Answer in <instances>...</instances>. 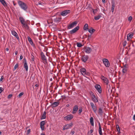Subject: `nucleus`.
I'll use <instances>...</instances> for the list:
<instances>
[{
	"instance_id": "nucleus-1",
	"label": "nucleus",
	"mask_w": 135,
	"mask_h": 135,
	"mask_svg": "<svg viewBox=\"0 0 135 135\" xmlns=\"http://www.w3.org/2000/svg\"><path fill=\"white\" fill-rule=\"evenodd\" d=\"M18 3L19 6L22 9L25 11L27 10L28 6L25 3L21 1H19L18 2Z\"/></svg>"
},
{
	"instance_id": "nucleus-2",
	"label": "nucleus",
	"mask_w": 135,
	"mask_h": 135,
	"mask_svg": "<svg viewBox=\"0 0 135 135\" xmlns=\"http://www.w3.org/2000/svg\"><path fill=\"white\" fill-rule=\"evenodd\" d=\"M40 55L42 62L45 64H47V58L43 52H41Z\"/></svg>"
},
{
	"instance_id": "nucleus-3",
	"label": "nucleus",
	"mask_w": 135,
	"mask_h": 135,
	"mask_svg": "<svg viewBox=\"0 0 135 135\" xmlns=\"http://www.w3.org/2000/svg\"><path fill=\"white\" fill-rule=\"evenodd\" d=\"M89 93L91 98L92 101L95 103L98 102V99L95 95L94 93L91 91H90L89 92Z\"/></svg>"
},
{
	"instance_id": "nucleus-4",
	"label": "nucleus",
	"mask_w": 135,
	"mask_h": 135,
	"mask_svg": "<svg viewBox=\"0 0 135 135\" xmlns=\"http://www.w3.org/2000/svg\"><path fill=\"white\" fill-rule=\"evenodd\" d=\"M80 71L84 76L86 77V76H89L90 75V73L86 71V70L84 68H81L80 70Z\"/></svg>"
},
{
	"instance_id": "nucleus-5",
	"label": "nucleus",
	"mask_w": 135,
	"mask_h": 135,
	"mask_svg": "<svg viewBox=\"0 0 135 135\" xmlns=\"http://www.w3.org/2000/svg\"><path fill=\"white\" fill-rule=\"evenodd\" d=\"M77 24V21H74L71 24L68 25V29H70L73 28L74 27L76 26Z\"/></svg>"
},
{
	"instance_id": "nucleus-6",
	"label": "nucleus",
	"mask_w": 135,
	"mask_h": 135,
	"mask_svg": "<svg viewBox=\"0 0 135 135\" xmlns=\"http://www.w3.org/2000/svg\"><path fill=\"white\" fill-rule=\"evenodd\" d=\"M91 50V48L88 47H84L83 48L84 51L88 54L90 53Z\"/></svg>"
},
{
	"instance_id": "nucleus-7",
	"label": "nucleus",
	"mask_w": 135,
	"mask_h": 135,
	"mask_svg": "<svg viewBox=\"0 0 135 135\" xmlns=\"http://www.w3.org/2000/svg\"><path fill=\"white\" fill-rule=\"evenodd\" d=\"M73 125L72 123H71L69 124H67L64 126L63 127V130H67L70 128Z\"/></svg>"
},
{
	"instance_id": "nucleus-8",
	"label": "nucleus",
	"mask_w": 135,
	"mask_h": 135,
	"mask_svg": "<svg viewBox=\"0 0 135 135\" xmlns=\"http://www.w3.org/2000/svg\"><path fill=\"white\" fill-rule=\"evenodd\" d=\"M90 104L93 111L95 113H96L97 110L96 104H94L92 102H90Z\"/></svg>"
},
{
	"instance_id": "nucleus-9",
	"label": "nucleus",
	"mask_w": 135,
	"mask_h": 135,
	"mask_svg": "<svg viewBox=\"0 0 135 135\" xmlns=\"http://www.w3.org/2000/svg\"><path fill=\"white\" fill-rule=\"evenodd\" d=\"M103 61L105 66L106 67H109L110 66V63L108 60L106 59H104L103 60Z\"/></svg>"
},
{
	"instance_id": "nucleus-10",
	"label": "nucleus",
	"mask_w": 135,
	"mask_h": 135,
	"mask_svg": "<svg viewBox=\"0 0 135 135\" xmlns=\"http://www.w3.org/2000/svg\"><path fill=\"white\" fill-rule=\"evenodd\" d=\"M73 117V115L70 114L64 117V119L65 120H69L72 119Z\"/></svg>"
},
{
	"instance_id": "nucleus-11",
	"label": "nucleus",
	"mask_w": 135,
	"mask_h": 135,
	"mask_svg": "<svg viewBox=\"0 0 135 135\" xmlns=\"http://www.w3.org/2000/svg\"><path fill=\"white\" fill-rule=\"evenodd\" d=\"M70 12V10H66L61 12V15L63 16H66L68 13Z\"/></svg>"
},
{
	"instance_id": "nucleus-12",
	"label": "nucleus",
	"mask_w": 135,
	"mask_h": 135,
	"mask_svg": "<svg viewBox=\"0 0 135 135\" xmlns=\"http://www.w3.org/2000/svg\"><path fill=\"white\" fill-rule=\"evenodd\" d=\"M95 88L97 90L98 92L100 94L102 92V89L100 86L99 84H96L95 85Z\"/></svg>"
},
{
	"instance_id": "nucleus-13",
	"label": "nucleus",
	"mask_w": 135,
	"mask_h": 135,
	"mask_svg": "<svg viewBox=\"0 0 135 135\" xmlns=\"http://www.w3.org/2000/svg\"><path fill=\"white\" fill-rule=\"evenodd\" d=\"M101 78L103 81L107 85L108 84L109 81L108 79L107 78L103 76H101Z\"/></svg>"
},
{
	"instance_id": "nucleus-14",
	"label": "nucleus",
	"mask_w": 135,
	"mask_h": 135,
	"mask_svg": "<svg viewBox=\"0 0 135 135\" xmlns=\"http://www.w3.org/2000/svg\"><path fill=\"white\" fill-rule=\"evenodd\" d=\"M79 27L78 26H77L72 30L70 31V34H73L76 32L79 29Z\"/></svg>"
},
{
	"instance_id": "nucleus-15",
	"label": "nucleus",
	"mask_w": 135,
	"mask_h": 135,
	"mask_svg": "<svg viewBox=\"0 0 135 135\" xmlns=\"http://www.w3.org/2000/svg\"><path fill=\"white\" fill-rule=\"evenodd\" d=\"M89 58V57L87 55H84L82 56L81 60L83 62H86Z\"/></svg>"
},
{
	"instance_id": "nucleus-16",
	"label": "nucleus",
	"mask_w": 135,
	"mask_h": 135,
	"mask_svg": "<svg viewBox=\"0 0 135 135\" xmlns=\"http://www.w3.org/2000/svg\"><path fill=\"white\" fill-rule=\"evenodd\" d=\"M78 107L77 105H76L74 106L72 113L74 114H75L78 111Z\"/></svg>"
},
{
	"instance_id": "nucleus-17",
	"label": "nucleus",
	"mask_w": 135,
	"mask_h": 135,
	"mask_svg": "<svg viewBox=\"0 0 135 135\" xmlns=\"http://www.w3.org/2000/svg\"><path fill=\"white\" fill-rule=\"evenodd\" d=\"M11 33L18 40L19 39L17 34L14 30L11 31Z\"/></svg>"
},
{
	"instance_id": "nucleus-18",
	"label": "nucleus",
	"mask_w": 135,
	"mask_h": 135,
	"mask_svg": "<svg viewBox=\"0 0 135 135\" xmlns=\"http://www.w3.org/2000/svg\"><path fill=\"white\" fill-rule=\"evenodd\" d=\"M23 66L25 69L26 71H28V67L27 64V61L26 60H25L24 61Z\"/></svg>"
},
{
	"instance_id": "nucleus-19",
	"label": "nucleus",
	"mask_w": 135,
	"mask_h": 135,
	"mask_svg": "<svg viewBox=\"0 0 135 135\" xmlns=\"http://www.w3.org/2000/svg\"><path fill=\"white\" fill-rule=\"evenodd\" d=\"M107 90H108L109 93H111L112 91V90L111 88V86L110 84L107 85Z\"/></svg>"
},
{
	"instance_id": "nucleus-20",
	"label": "nucleus",
	"mask_w": 135,
	"mask_h": 135,
	"mask_svg": "<svg viewBox=\"0 0 135 135\" xmlns=\"http://www.w3.org/2000/svg\"><path fill=\"white\" fill-rule=\"evenodd\" d=\"M59 103L60 102H54L51 104V106L52 107H55L59 105Z\"/></svg>"
},
{
	"instance_id": "nucleus-21",
	"label": "nucleus",
	"mask_w": 135,
	"mask_h": 135,
	"mask_svg": "<svg viewBox=\"0 0 135 135\" xmlns=\"http://www.w3.org/2000/svg\"><path fill=\"white\" fill-rule=\"evenodd\" d=\"M99 129L98 131L100 135H103L102 133V128L100 123H99Z\"/></svg>"
},
{
	"instance_id": "nucleus-22",
	"label": "nucleus",
	"mask_w": 135,
	"mask_h": 135,
	"mask_svg": "<svg viewBox=\"0 0 135 135\" xmlns=\"http://www.w3.org/2000/svg\"><path fill=\"white\" fill-rule=\"evenodd\" d=\"M27 39L28 41H29L30 43V44L32 46H33L34 45V44L33 43V42L32 41V40L31 38L29 37L28 36L27 37Z\"/></svg>"
},
{
	"instance_id": "nucleus-23",
	"label": "nucleus",
	"mask_w": 135,
	"mask_h": 135,
	"mask_svg": "<svg viewBox=\"0 0 135 135\" xmlns=\"http://www.w3.org/2000/svg\"><path fill=\"white\" fill-rule=\"evenodd\" d=\"M22 27L23 28L26 29L28 30L29 28V27L27 24L26 23V22L23 23V24H22Z\"/></svg>"
},
{
	"instance_id": "nucleus-24",
	"label": "nucleus",
	"mask_w": 135,
	"mask_h": 135,
	"mask_svg": "<svg viewBox=\"0 0 135 135\" xmlns=\"http://www.w3.org/2000/svg\"><path fill=\"white\" fill-rule=\"evenodd\" d=\"M0 2L4 7L7 6L6 3L4 0H0Z\"/></svg>"
},
{
	"instance_id": "nucleus-25",
	"label": "nucleus",
	"mask_w": 135,
	"mask_h": 135,
	"mask_svg": "<svg viewBox=\"0 0 135 135\" xmlns=\"http://www.w3.org/2000/svg\"><path fill=\"white\" fill-rule=\"evenodd\" d=\"M90 122L91 125L93 126L94 125V119L92 117H91L90 118Z\"/></svg>"
},
{
	"instance_id": "nucleus-26",
	"label": "nucleus",
	"mask_w": 135,
	"mask_h": 135,
	"mask_svg": "<svg viewBox=\"0 0 135 135\" xmlns=\"http://www.w3.org/2000/svg\"><path fill=\"white\" fill-rule=\"evenodd\" d=\"M19 19L22 24L25 22V20L23 17H20L19 18Z\"/></svg>"
},
{
	"instance_id": "nucleus-27",
	"label": "nucleus",
	"mask_w": 135,
	"mask_h": 135,
	"mask_svg": "<svg viewBox=\"0 0 135 135\" xmlns=\"http://www.w3.org/2000/svg\"><path fill=\"white\" fill-rule=\"evenodd\" d=\"M98 113L101 116L102 115L103 113V111L102 109L101 108H99L98 110Z\"/></svg>"
},
{
	"instance_id": "nucleus-28",
	"label": "nucleus",
	"mask_w": 135,
	"mask_h": 135,
	"mask_svg": "<svg viewBox=\"0 0 135 135\" xmlns=\"http://www.w3.org/2000/svg\"><path fill=\"white\" fill-rule=\"evenodd\" d=\"M46 112H44L43 114L42 115L41 118V119H44L46 118Z\"/></svg>"
},
{
	"instance_id": "nucleus-29",
	"label": "nucleus",
	"mask_w": 135,
	"mask_h": 135,
	"mask_svg": "<svg viewBox=\"0 0 135 135\" xmlns=\"http://www.w3.org/2000/svg\"><path fill=\"white\" fill-rule=\"evenodd\" d=\"M133 35V34L131 32L129 33L127 35V37H128L130 38H132V36Z\"/></svg>"
},
{
	"instance_id": "nucleus-30",
	"label": "nucleus",
	"mask_w": 135,
	"mask_h": 135,
	"mask_svg": "<svg viewBox=\"0 0 135 135\" xmlns=\"http://www.w3.org/2000/svg\"><path fill=\"white\" fill-rule=\"evenodd\" d=\"M61 20V18H56L55 19V21L57 23H59L60 22Z\"/></svg>"
},
{
	"instance_id": "nucleus-31",
	"label": "nucleus",
	"mask_w": 135,
	"mask_h": 135,
	"mask_svg": "<svg viewBox=\"0 0 135 135\" xmlns=\"http://www.w3.org/2000/svg\"><path fill=\"white\" fill-rule=\"evenodd\" d=\"M127 70V69L125 66H124V67L122 69V72L123 73H125L126 72Z\"/></svg>"
},
{
	"instance_id": "nucleus-32",
	"label": "nucleus",
	"mask_w": 135,
	"mask_h": 135,
	"mask_svg": "<svg viewBox=\"0 0 135 135\" xmlns=\"http://www.w3.org/2000/svg\"><path fill=\"white\" fill-rule=\"evenodd\" d=\"M100 15H98V16L95 17L94 18V19L95 20H98L100 18Z\"/></svg>"
},
{
	"instance_id": "nucleus-33",
	"label": "nucleus",
	"mask_w": 135,
	"mask_h": 135,
	"mask_svg": "<svg viewBox=\"0 0 135 135\" xmlns=\"http://www.w3.org/2000/svg\"><path fill=\"white\" fill-rule=\"evenodd\" d=\"M88 26L87 24L86 23L85 24L84 27V30H86L88 29Z\"/></svg>"
},
{
	"instance_id": "nucleus-34",
	"label": "nucleus",
	"mask_w": 135,
	"mask_h": 135,
	"mask_svg": "<svg viewBox=\"0 0 135 135\" xmlns=\"http://www.w3.org/2000/svg\"><path fill=\"white\" fill-rule=\"evenodd\" d=\"M95 31V30L94 29H90L88 31L90 33H92L94 32Z\"/></svg>"
},
{
	"instance_id": "nucleus-35",
	"label": "nucleus",
	"mask_w": 135,
	"mask_h": 135,
	"mask_svg": "<svg viewBox=\"0 0 135 135\" xmlns=\"http://www.w3.org/2000/svg\"><path fill=\"white\" fill-rule=\"evenodd\" d=\"M114 7H115V4L114 3H113L112 4V12H113L114 9Z\"/></svg>"
},
{
	"instance_id": "nucleus-36",
	"label": "nucleus",
	"mask_w": 135,
	"mask_h": 135,
	"mask_svg": "<svg viewBox=\"0 0 135 135\" xmlns=\"http://www.w3.org/2000/svg\"><path fill=\"white\" fill-rule=\"evenodd\" d=\"M18 64H16L14 67V68L13 69V70H15L16 69H17L18 67Z\"/></svg>"
},
{
	"instance_id": "nucleus-37",
	"label": "nucleus",
	"mask_w": 135,
	"mask_h": 135,
	"mask_svg": "<svg viewBox=\"0 0 135 135\" xmlns=\"http://www.w3.org/2000/svg\"><path fill=\"white\" fill-rule=\"evenodd\" d=\"M77 46L78 47H80L82 46V45L80 42H78L77 43Z\"/></svg>"
},
{
	"instance_id": "nucleus-38",
	"label": "nucleus",
	"mask_w": 135,
	"mask_h": 135,
	"mask_svg": "<svg viewBox=\"0 0 135 135\" xmlns=\"http://www.w3.org/2000/svg\"><path fill=\"white\" fill-rule=\"evenodd\" d=\"M24 94L23 92H21L18 95V97L19 98H20L21 96H22Z\"/></svg>"
},
{
	"instance_id": "nucleus-39",
	"label": "nucleus",
	"mask_w": 135,
	"mask_h": 135,
	"mask_svg": "<svg viewBox=\"0 0 135 135\" xmlns=\"http://www.w3.org/2000/svg\"><path fill=\"white\" fill-rule=\"evenodd\" d=\"M31 60L32 61H34V56L32 54H31Z\"/></svg>"
},
{
	"instance_id": "nucleus-40",
	"label": "nucleus",
	"mask_w": 135,
	"mask_h": 135,
	"mask_svg": "<svg viewBox=\"0 0 135 135\" xmlns=\"http://www.w3.org/2000/svg\"><path fill=\"white\" fill-rule=\"evenodd\" d=\"M40 124L42 126H44L45 124V122L44 121H42L40 122Z\"/></svg>"
},
{
	"instance_id": "nucleus-41",
	"label": "nucleus",
	"mask_w": 135,
	"mask_h": 135,
	"mask_svg": "<svg viewBox=\"0 0 135 135\" xmlns=\"http://www.w3.org/2000/svg\"><path fill=\"white\" fill-rule=\"evenodd\" d=\"M128 20L130 22H131V21L132 19V18L131 16H130L128 18Z\"/></svg>"
},
{
	"instance_id": "nucleus-42",
	"label": "nucleus",
	"mask_w": 135,
	"mask_h": 135,
	"mask_svg": "<svg viewBox=\"0 0 135 135\" xmlns=\"http://www.w3.org/2000/svg\"><path fill=\"white\" fill-rule=\"evenodd\" d=\"M40 127L42 130H43L44 129V126H42L40 125Z\"/></svg>"
},
{
	"instance_id": "nucleus-43",
	"label": "nucleus",
	"mask_w": 135,
	"mask_h": 135,
	"mask_svg": "<svg viewBox=\"0 0 135 135\" xmlns=\"http://www.w3.org/2000/svg\"><path fill=\"white\" fill-rule=\"evenodd\" d=\"M79 113L80 114L82 112V109L81 108H79Z\"/></svg>"
},
{
	"instance_id": "nucleus-44",
	"label": "nucleus",
	"mask_w": 135,
	"mask_h": 135,
	"mask_svg": "<svg viewBox=\"0 0 135 135\" xmlns=\"http://www.w3.org/2000/svg\"><path fill=\"white\" fill-rule=\"evenodd\" d=\"M93 132V130L92 129H91L90 130L89 132H88V134H91V133H92Z\"/></svg>"
},
{
	"instance_id": "nucleus-45",
	"label": "nucleus",
	"mask_w": 135,
	"mask_h": 135,
	"mask_svg": "<svg viewBox=\"0 0 135 135\" xmlns=\"http://www.w3.org/2000/svg\"><path fill=\"white\" fill-rule=\"evenodd\" d=\"M30 132V130L29 129L27 131V134H29Z\"/></svg>"
},
{
	"instance_id": "nucleus-46",
	"label": "nucleus",
	"mask_w": 135,
	"mask_h": 135,
	"mask_svg": "<svg viewBox=\"0 0 135 135\" xmlns=\"http://www.w3.org/2000/svg\"><path fill=\"white\" fill-rule=\"evenodd\" d=\"M3 79V76H2L0 79V82L2 81Z\"/></svg>"
},
{
	"instance_id": "nucleus-47",
	"label": "nucleus",
	"mask_w": 135,
	"mask_h": 135,
	"mask_svg": "<svg viewBox=\"0 0 135 135\" xmlns=\"http://www.w3.org/2000/svg\"><path fill=\"white\" fill-rule=\"evenodd\" d=\"M12 94H10L8 96V98L9 99L10 98L12 97Z\"/></svg>"
},
{
	"instance_id": "nucleus-48",
	"label": "nucleus",
	"mask_w": 135,
	"mask_h": 135,
	"mask_svg": "<svg viewBox=\"0 0 135 135\" xmlns=\"http://www.w3.org/2000/svg\"><path fill=\"white\" fill-rule=\"evenodd\" d=\"M127 44V42L126 41H125L124 42L123 46H126Z\"/></svg>"
},
{
	"instance_id": "nucleus-49",
	"label": "nucleus",
	"mask_w": 135,
	"mask_h": 135,
	"mask_svg": "<svg viewBox=\"0 0 135 135\" xmlns=\"http://www.w3.org/2000/svg\"><path fill=\"white\" fill-rule=\"evenodd\" d=\"M74 133V131L72 130L71 132V134L72 135H73Z\"/></svg>"
},
{
	"instance_id": "nucleus-50",
	"label": "nucleus",
	"mask_w": 135,
	"mask_h": 135,
	"mask_svg": "<svg viewBox=\"0 0 135 135\" xmlns=\"http://www.w3.org/2000/svg\"><path fill=\"white\" fill-rule=\"evenodd\" d=\"M3 91V88H0V94Z\"/></svg>"
},
{
	"instance_id": "nucleus-51",
	"label": "nucleus",
	"mask_w": 135,
	"mask_h": 135,
	"mask_svg": "<svg viewBox=\"0 0 135 135\" xmlns=\"http://www.w3.org/2000/svg\"><path fill=\"white\" fill-rule=\"evenodd\" d=\"M23 56L22 55H21L20 57V60L22 59L23 58Z\"/></svg>"
},
{
	"instance_id": "nucleus-52",
	"label": "nucleus",
	"mask_w": 135,
	"mask_h": 135,
	"mask_svg": "<svg viewBox=\"0 0 135 135\" xmlns=\"http://www.w3.org/2000/svg\"><path fill=\"white\" fill-rule=\"evenodd\" d=\"M131 38H130L129 37H127V40L128 41H129L131 39Z\"/></svg>"
},
{
	"instance_id": "nucleus-53",
	"label": "nucleus",
	"mask_w": 135,
	"mask_h": 135,
	"mask_svg": "<svg viewBox=\"0 0 135 135\" xmlns=\"http://www.w3.org/2000/svg\"><path fill=\"white\" fill-rule=\"evenodd\" d=\"M133 119L135 120V114H134L133 116Z\"/></svg>"
},
{
	"instance_id": "nucleus-54",
	"label": "nucleus",
	"mask_w": 135,
	"mask_h": 135,
	"mask_svg": "<svg viewBox=\"0 0 135 135\" xmlns=\"http://www.w3.org/2000/svg\"><path fill=\"white\" fill-rule=\"evenodd\" d=\"M117 126H118V128L119 129V127L118 126V125H117V129L118 130V127H117Z\"/></svg>"
},
{
	"instance_id": "nucleus-55",
	"label": "nucleus",
	"mask_w": 135,
	"mask_h": 135,
	"mask_svg": "<svg viewBox=\"0 0 135 135\" xmlns=\"http://www.w3.org/2000/svg\"><path fill=\"white\" fill-rule=\"evenodd\" d=\"M18 54V52L17 51H16L15 52V54L16 55H17Z\"/></svg>"
},
{
	"instance_id": "nucleus-56",
	"label": "nucleus",
	"mask_w": 135,
	"mask_h": 135,
	"mask_svg": "<svg viewBox=\"0 0 135 135\" xmlns=\"http://www.w3.org/2000/svg\"><path fill=\"white\" fill-rule=\"evenodd\" d=\"M102 1L103 3L105 2V0H102Z\"/></svg>"
},
{
	"instance_id": "nucleus-57",
	"label": "nucleus",
	"mask_w": 135,
	"mask_h": 135,
	"mask_svg": "<svg viewBox=\"0 0 135 135\" xmlns=\"http://www.w3.org/2000/svg\"><path fill=\"white\" fill-rule=\"evenodd\" d=\"M93 13L94 14H95V12L94 10V9H93Z\"/></svg>"
},
{
	"instance_id": "nucleus-58",
	"label": "nucleus",
	"mask_w": 135,
	"mask_h": 135,
	"mask_svg": "<svg viewBox=\"0 0 135 135\" xmlns=\"http://www.w3.org/2000/svg\"><path fill=\"white\" fill-rule=\"evenodd\" d=\"M66 106L67 107H69V104H67Z\"/></svg>"
},
{
	"instance_id": "nucleus-59",
	"label": "nucleus",
	"mask_w": 135,
	"mask_h": 135,
	"mask_svg": "<svg viewBox=\"0 0 135 135\" xmlns=\"http://www.w3.org/2000/svg\"><path fill=\"white\" fill-rule=\"evenodd\" d=\"M41 135H45V134L44 133H41Z\"/></svg>"
},
{
	"instance_id": "nucleus-60",
	"label": "nucleus",
	"mask_w": 135,
	"mask_h": 135,
	"mask_svg": "<svg viewBox=\"0 0 135 135\" xmlns=\"http://www.w3.org/2000/svg\"><path fill=\"white\" fill-rule=\"evenodd\" d=\"M38 84H36L35 85V86L36 87H37L38 86Z\"/></svg>"
},
{
	"instance_id": "nucleus-61",
	"label": "nucleus",
	"mask_w": 135,
	"mask_h": 135,
	"mask_svg": "<svg viewBox=\"0 0 135 135\" xmlns=\"http://www.w3.org/2000/svg\"><path fill=\"white\" fill-rule=\"evenodd\" d=\"M6 50L7 51H8L9 50L7 48L6 49Z\"/></svg>"
},
{
	"instance_id": "nucleus-62",
	"label": "nucleus",
	"mask_w": 135,
	"mask_h": 135,
	"mask_svg": "<svg viewBox=\"0 0 135 135\" xmlns=\"http://www.w3.org/2000/svg\"><path fill=\"white\" fill-rule=\"evenodd\" d=\"M2 133V132L0 131V135Z\"/></svg>"
},
{
	"instance_id": "nucleus-63",
	"label": "nucleus",
	"mask_w": 135,
	"mask_h": 135,
	"mask_svg": "<svg viewBox=\"0 0 135 135\" xmlns=\"http://www.w3.org/2000/svg\"><path fill=\"white\" fill-rule=\"evenodd\" d=\"M14 4V5H15V4Z\"/></svg>"
}]
</instances>
